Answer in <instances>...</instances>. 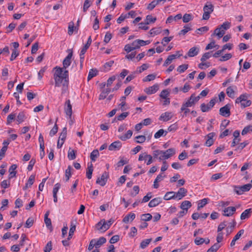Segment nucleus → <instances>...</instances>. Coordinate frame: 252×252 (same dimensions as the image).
<instances>
[{
    "mask_svg": "<svg viewBox=\"0 0 252 252\" xmlns=\"http://www.w3.org/2000/svg\"><path fill=\"white\" fill-rule=\"evenodd\" d=\"M91 43H92V38H91V36H90L88 39L87 43H86L85 46L83 47V48L81 49V51H84V52H86L87 49L89 48L90 46L91 45Z\"/></svg>",
    "mask_w": 252,
    "mask_h": 252,
    "instance_id": "obj_50",
    "label": "nucleus"
},
{
    "mask_svg": "<svg viewBox=\"0 0 252 252\" xmlns=\"http://www.w3.org/2000/svg\"><path fill=\"white\" fill-rule=\"evenodd\" d=\"M99 152L97 150H94L91 153L90 158L91 160L93 161H95L96 160V158L99 156Z\"/></svg>",
    "mask_w": 252,
    "mask_h": 252,
    "instance_id": "obj_34",
    "label": "nucleus"
},
{
    "mask_svg": "<svg viewBox=\"0 0 252 252\" xmlns=\"http://www.w3.org/2000/svg\"><path fill=\"white\" fill-rule=\"evenodd\" d=\"M191 30L190 26L189 25H187L184 27V29L181 30L179 33V35H185L188 32Z\"/></svg>",
    "mask_w": 252,
    "mask_h": 252,
    "instance_id": "obj_43",
    "label": "nucleus"
},
{
    "mask_svg": "<svg viewBox=\"0 0 252 252\" xmlns=\"http://www.w3.org/2000/svg\"><path fill=\"white\" fill-rule=\"evenodd\" d=\"M175 193L174 191H169L166 193L163 197L165 200H169L171 199H175L176 198Z\"/></svg>",
    "mask_w": 252,
    "mask_h": 252,
    "instance_id": "obj_24",
    "label": "nucleus"
},
{
    "mask_svg": "<svg viewBox=\"0 0 252 252\" xmlns=\"http://www.w3.org/2000/svg\"><path fill=\"white\" fill-rule=\"evenodd\" d=\"M214 6L211 2H207L203 7L204 13L202 16V19L204 20H208L210 17V14L214 11Z\"/></svg>",
    "mask_w": 252,
    "mask_h": 252,
    "instance_id": "obj_3",
    "label": "nucleus"
},
{
    "mask_svg": "<svg viewBox=\"0 0 252 252\" xmlns=\"http://www.w3.org/2000/svg\"><path fill=\"white\" fill-rule=\"evenodd\" d=\"M135 138L137 139L136 142L137 143H143L146 140V137L144 135H138Z\"/></svg>",
    "mask_w": 252,
    "mask_h": 252,
    "instance_id": "obj_59",
    "label": "nucleus"
},
{
    "mask_svg": "<svg viewBox=\"0 0 252 252\" xmlns=\"http://www.w3.org/2000/svg\"><path fill=\"white\" fill-rule=\"evenodd\" d=\"M157 20V18L156 17H153V16L151 15H148L146 16L145 24H149L151 23H155Z\"/></svg>",
    "mask_w": 252,
    "mask_h": 252,
    "instance_id": "obj_42",
    "label": "nucleus"
},
{
    "mask_svg": "<svg viewBox=\"0 0 252 252\" xmlns=\"http://www.w3.org/2000/svg\"><path fill=\"white\" fill-rule=\"evenodd\" d=\"M72 55V52H70L63 60V67H61L63 70H66V69L70 65L71 63V59Z\"/></svg>",
    "mask_w": 252,
    "mask_h": 252,
    "instance_id": "obj_8",
    "label": "nucleus"
},
{
    "mask_svg": "<svg viewBox=\"0 0 252 252\" xmlns=\"http://www.w3.org/2000/svg\"><path fill=\"white\" fill-rule=\"evenodd\" d=\"M159 89L158 84H155L152 86L146 88L144 90V92L148 94H152L156 93Z\"/></svg>",
    "mask_w": 252,
    "mask_h": 252,
    "instance_id": "obj_15",
    "label": "nucleus"
},
{
    "mask_svg": "<svg viewBox=\"0 0 252 252\" xmlns=\"http://www.w3.org/2000/svg\"><path fill=\"white\" fill-rule=\"evenodd\" d=\"M216 103V99L215 98L212 99L209 103L205 104L202 103L200 105L201 110L203 112L209 111L212 108L214 107Z\"/></svg>",
    "mask_w": 252,
    "mask_h": 252,
    "instance_id": "obj_7",
    "label": "nucleus"
},
{
    "mask_svg": "<svg viewBox=\"0 0 252 252\" xmlns=\"http://www.w3.org/2000/svg\"><path fill=\"white\" fill-rule=\"evenodd\" d=\"M74 24L73 22H70L69 23V25L68 27V34L70 35L73 34L74 31Z\"/></svg>",
    "mask_w": 252,
    "mask_h": 252,
    "instance_id": "obj_52",
    "label": "nucleus"
},
{
    "mask_svg": "<svg viewBox=\"0 0 252 252\" xmlns=\"http://www.w3.org/2000/svg\"><path fill=\"white\" fill-rule=\"evenodd\" d=\"M226 94L231 98L234 97V91L231 87H229L226 89Z\"/></svg>",
    "mask_w": 252,
    "mask_h": 252,
    "instance_id": "obj_47",
    "label": "nucleus"
},
{
    "mask_svg": "<svg viewBox=\"0 0 252 252\" xmlns=\"http://www.w3.org/2000/svg\"><path fill=\"white\" fill-rule=\"evenodd\" d=\"M192 16L190 14L186 13L183 17V21L184 23H188L191 20Z\"/></svg>",
    "mask_w": 252,
    "mask_h": 252,
    "instance_id": "obj_60",
    "label": "nucleus"
},
{
    "mask_svg": "<svg viewBox=\"0 0 252 252\" xmlns=\"http://www.w3.org/2000/svg\"><path fill=\"white\" fill-rule=\"evenodd\" d=\"M102 225L101 227H99V228L102 229V232H104L109 228L110 224H108L107 222H106L104 219H102Z\"/></svg>",
    "mask_w": 252,
    "mask_h": 252,
    "instance_id": "obj_35",
    "label": "nucleus"
},
{
    "mask_svg": "<svg viewBox=\"0 0 252 252\" xmlns=\"http://www.w3.org/2000/svg\"><path fill=\"white\" fill-rule=\"evenodd\" d=\"M224 34L225 32H224V30H221L219 26L214 31V35L218 36L219 38L222 37Z\"/></svg>",
    "mask_w": 252,
    "mask_h": 252,
    "instance_id": "obj_27",
    "label": "nucleus"
},
{
    "mask_svg": "<svg viewBox=\"0 0 252 252\" xmlns=\"http://www.w3.org/2000/svg\"><path fill=\"white\" fill-rule=\"evenodd\" d=\"M152 238L145 239V240H143L140 243V248L141 249H145L149 244V243L152 241Z\"/></svg>",
    "mask_w": 252,
    "mask_h": 252,
    "instance_id": "obj_39",
    "label": "nucleus"
},
{
    "mask_svg": "<svg viewBox=\"0 0 252 252\" xmlns=\"http://www.w3.org/2000/svg\"><path fill=\"white\" fill-rule=\"evenodd\" d=\"M111 90L108 88L105 89H103L101 91V94L99 96L98 99L99 100L104 99L106 98L108 94L110 93Z\"/></svg>",
    "mask_w": 252,
    "mask_h": 252,
    "instance_id": "obj_22",
    "label": "nucleus"
},
{
    "mask_svg": "<svg viewBox=\"0 0 252 252\" xmlns=\"http://www.w3.org/2000/svg\"><path fill=\"white\" fill-rule=\"evenodd\" d=\"M220 247V245L219 244L215 243L207 250V252H216Z\"/></svg>",
    "mask_w": 252,
    "mask_h": 252,
    "instance_id": "obj_41",
    "label": "nucleus"
},
{
    "mask_svg": "<svg viewBox=\"0 0 252 252\" xmlns=\"http://www.w3.org/2000/svg\"><path fill=\"white\" fill-rule=\"evenodd\" d=\"M135 218V215L134 213H131L124 218L123 221L125 223H128L130 220L131 221H132Z\"/></svg>",
    "mask_w": 252,
    "mask_h": 252,
    "instance_id": "obj_25",
    "label": "nucleus"
},
{
    "mask_svg": "<svg viewBox=\"0 0 252 252\" xmlns=\"http://www.w3.org/2000/svg\"><path fill=\"white\" fill-rule=\"evenodd\" d=\"M156 78V75L153 74H149L147 75L146 77H145L143 79V81L144 82H149L152 80H154Z\"/></svg>",
    "mask_w": 252,
    "mask_h": 252,
    "instance_id": "obj_54",
    "label": "nucleus"
},
{
    "mask_svg": "<svg viewBox=\"0 0 252 252\" xmlns=\"http://www.w3.org/2000/svg\"><path fill=\"white\" fill-rule=\"evenodd\" d=\"M251 132H252V125L248 126L245 127L242 131V134L244 135Z\"/></svg>",
    "mask_w": 252,
    "mask_h": 252,
    "instance_id": "obj_46",
    "label": "nucleus"
},
{
    "mask_svg": "<svg viewBox=\"0 0 252 252\" xmlns=\"http://www.w3.org/2000/svg\"><path fill=\"white\" fill-rule=\"evenodd\" d=\"M187 189L184 188H180L177 192H175L176 198L178 200L182 199L187 195Z\"/></svg>",
    "mask_w": 252,
    "mask_h": 252,
    "instance_id": "obj_12",
    "label": "nucleus"
},
{
    "mask_svg": "<svg viewBox=\"0 0 252 252\" xmlns=\"http://www.w3.org/2000/svg\"><path fill=\"white\" fill-rule=\"evenodd\" d=\"M205 242V239L200 237H196L194 240V243L196 245H200L203 244Z\"/></svg>",
    "mask_w": 252,
    "mask_h": 252,
    "instance_id": "obj_64",
    "label": "nucleus"
},
{
    "mask_svg": "<svg viewBox=\"0 0 252 252\" xmlns=\"http://www.w3.org/2000/svg\"><path fill=\"white\" fill-rule=\"evenodd\" d=\"M122 147V143L120 141H117L113 142L109 146L110 151L119 150Z\"/></svg>",
    "mask_w": 252,
    "mask_h": 252,
    "instance_id": "obj_16",
    "label": "nucleus"
},
{
    "mask_svg": "<svg viewBox=\"0 0 252 252\" xmlns=\"http://www.w3.org/2000/svg\"><path fill=\"white\" fill-rule=\"evenodd\" d=\"M232 58V55L230 53L226 54L224 56H222L220 59L221 62H224Z\"/></svg>",
    "mask_w": 252,
    "mask_h": 252,
    "instance_id": "obj_62",
    "label": "nucleus"
},
{
    "mask_svg": "<svg viewBox=\"0 0 252 252\" xmlns=\"http://www.w3.org/2000/svg\"><path fill=\"white\" fill-rule=\"evenodd\" d=\"M248 96V94L246 93L240 95L239 97L236 98L235 100V103H240L241 106L243 108L249 106L251 105L252 102L250 100H247Z\"/></svg>",
    "mask_w": 252,
    "mask_h": 252,
    "instance_id": "obj_2",
    "label": "nucleus"
},
{
    "mask_svg": "<svg viewBox=\"0 0 252 252\" xmlns=\"http://www.w3.org/2000/svg\"><path fill=\"white\" fill-rule=\"evenodd\" d=\"M69 160H73L76 158L75 151L74 150L69 151L67 155Z\"/></svg>",
    "mask_w": 252,
    "mask_h": 252,
    "instance_id": "obj_57",
    "label": "nucleus"
},
{
    "mask_svg": "<svg viewBox=\"0 0 252 252\" xmlns=\"http://www.w3.org/2000/svg\"><path fill=\"white\" fill-rule=\"evenodd\" d=\"M231 23L229 22H225L222 25L219 26V27L222 30H224V32L230 28Z\"/></svg>",
    "mask_w": 252,
    "mask_h": 252,
    "instance_id": "obj_45",
    "label": "nucleus"
},
{
    "mask_svg": "<svg viewBox=\"0 0 252 252\" xmlns=\"http://www.w3.org/2000/svg\"><path fill=\"white\" fill-rule=\"evenodd\" d=\"M220 114L225 117H228L230 115V105L229 104L220 109Z\"/></svg>",
    "mask_w": 252,
    "mask_h": 252,
    "instance_id": "obj_10",
    "label": "nucleus"
},
{
    "mask_svg": "<svg viewBox=\"0 0 252 252\" xmlns=\"http://www.w3.org/2000/svg\"><path fill=\"white\" fill-rule=\"evenodd\" d=\"M162 202V199L160 197H156L151 200L148 204L149 207H154L158 206Z\"/></svg>",
    "mask_w": 252,
    "mask_h": 252,
    "instance_id": "obj_17",
    "label": "nucleus"
},
{
    "mask_svg": "<svg viewBox=\"0 0 252 252\" xmlns=\"http://www.w3.org/2000/svg\"><path fill=\"white\" fill-rule=\"evenodd\" d=\"M17 168V165L16 164H12L9 168V174L8 176L9 180L13 178L16 176L17 172L15 171Z\"/></svg>",
    "mask_w": 252,
    "mask_h": 252,
    "instance_id": "obj_20",
    "label": "nucleus"
},
{
    "mask_svg": "<svg viewBox=\"0 0 252 252\" xmlns=\"http://www.w3.org/2000/svg\"><path fill=\"white\" fill-rule=\"evenodd\" d=\"M97 70L96 69H91L88 74V80H90L97 74Z\"/></svg>",
    "mask_w": 252,
    "mask_h": 252,
    "instance_id": "obj_36",
    "label": "nucleus"
},
{
    "mask_svg": "<svg viewBox=\"0 0 252 252\" xmlns=\"http://www.w3.org/2000/svg\"><path fill=\"white\" fill-rule=\"evenodd\" d=\"M252 209L251 208L246 209L241 215L240 219L242 220L248 219L251 216Z\"/></svg>",
    "mask_w": 252,
    "mask_h": 252,
    "instance_id": "obj_19",
    "label": "nucleus"
},
{
    "mask_svg": "<svg viewBox=\"0 0 252 252\" xmlns=\"http://www.w3.org/2000/svg\"><path fill=\"white\" fill-rule=\"evenodd\" d=\"M67 134V129L66 127H64L63 129L62 132H61L60 136L59 137V139L60 141H63L64 142Z\"/></svg>",
    "mask_w": 252,
    "mask_h": 252,
    "instance_id": "obj_40",
    "label": "nucleus"
},
{
    "mask_svg": "<svg viewBox=\"0 0 252 252\" xmlns=\"http://www.w3.org/2000/svg\"><path fill=\"white\" fill-rule=\"evenodd\" d=\"M25 119V115L23 112H20L19 113L17 117V121L18 122V124H20L24 121Z\"/></svg>",
    "mask_w": 252,
    "mask_h": 252,
    "instance_id": "obj_48",
    "label": "nucleus"
},
{
    "mask_svg": "<svg viewBox=\"0 0 252 252\" xmlns=\"http://www.w3.org/2000/svg\"><path fill=\"white\" fill-rule=\"evenodd\" d=\"M215 135L214 132H211L207 135V139L205 143V145L210 147L212 146L214 143L213 137Z\"/></svg>",
    "mask_w": 252,
    "mask_h": 252,
    "instance_id": "obj_18",
    "label": "nucleus"
},
{
    "mask_svg": "<svg viewBox=\"0 0 252 252\" xmlns=\"http://www.w3.org/2000/svg\"><path fill=\"white\" fill-rule=\"evenodd\" d=\"M93 170V166L92 163H91L90 165L88 164V166L86 171V176L89 179L92 178Z\"/></svg>",
    "mask_w": 252,
    "mask_h": 252,
    "instance_id": "obj_31",
    "label": "nucleus"
},
{
    "mask_svg": "<svg viewBox=\"0 0 252 252\" xmlns=\"http://www.w3.org/2000/svg\"><path fill=\"white\" fill-rule=\"evenodd\" d=\"M199 51V48L197 47H193L189 50L188 52V56L189 57H194L198 54Z\"/></svg>",
    "mask_w": 252,
    "mask_h": 252,
    "instance_id": "obj_21",
    "label": "nucleus"
},
{
    "mask_svg": "<svg viewBox=\"0 0 252 252\" xmlns=\"http://www.w3.org/2000/svg\"><path fill=\"white\" fill-rule=\"evenodd\" d=\"M200 98V97L199 95L195 96V94H193L190 95L188 101L183 104V106L191 107L194 105L195 103L198 101Z\"/></svg>",
    "mask_w": 252,
    "mask_h": 252,
    "instance_id": "obj_6",
    "label": "nucleus"
},
{
    "mask_svg": "<svg viewBox=\"0 0 252 252\" xmlns=\"http://www.w3.org/2000/svg\"><path fill=\"white\" fill-rule=\"evenodd\" d=\"M58 127L56 124L54 125V127L52 128V129L50 130L49 134L50 136H53L54 135H55L57 132H58Z\"/></svg>",
    "mask_w": 252,
    "mask_h": 252,
    "instance_id": "obj_61",
    "label": "nucleus"
},
{
    "mask_svg": "<svg viewBox=\"0 0 252 252\" xmlns=\"http://www.w3.org/2000/svg\"><path fill=\"white\" fill-rule=\"evenodd\" d=\"M107 177L108 173L106 172H104L100 178H97L96 183L101 186H104L106 183Z\"/></svg>",
    "mask_w": 252,
    "mask_h": 252,
    "instance_id": "obj_13",
    "label": "nucleus"
},
{
    "mask_svg": "<svg viewBox=\"0 0 252 252\" xmlns=\"http://www.w3.org/2000/svg\"><path fill=\"white\" fill-rule=\"evenodd\" d=\"M172 117V115L171 112H165L161 115L159 117V120H162L164 122H166L170 120Z\"/></svg>",
    "mask_w": 252,
    "mask_h": 252,
    "instance_id": "obj_23",
    "label": "nucleus"
},
{
    "mask_svg": "<svg viewBox=\"0 0 252 252\" xmlns=\"http://www.w3.org/2000/svg\"><path fill=\"white\" fill-rule=\"evenodd\" d=\"M177 57V55H169L167 59L165 60L164 63H163V66H167L168 64H169L170 63H171L172 62V61L176 59Z\"/></svg>",
    "mask_w": 252,
    "mask_h": 252,
    "instance_id": "obj_32",
    "label": "nucleus"
},
{
    "mask_svg": "<svg viewBox=\"0 0 252 252\" xmlns=\"http://www.w3.org/2000/svg\"><path fill=\"white\" fill-rule=\"evenodd\" d=\"M34 220L32 218H29L26 222L25 227L30 228L33 224Z\"/></svg>",
    "mask_w": 252,
    "mask_h": 252,
    "instance_id": "obj_58",
    "label": "nucleus"
},
{
    "mask_svg": "<svg viewBox=\"0 0 252 252\" xmlns=\"http://www.w3.org/2000/svg\"><path fill=\"white\" fill-rule=\"evenodd\" d=\"M161 30L160 28H154L150 30V34L152 36L158 34L161 32Z\"/></svg>",
    "mask_w": 252,
    "mask_h": 252,
    "instance_id": "obj_38",
    "label": "nucleus"
},
{
    "mask_svg": "<svg viewBox=\"0 0 252 252\" xmlns=\"http://www.w3.org/2000/svg\"><path fill=\"white\" fill-rule=\"evenodd\" d=\"M224 34L225 32H224V30H221L219 26L214 31V35L218 36L219 38L222 37Z\"/></svg>",
    "mask_w": 252,
    "mask_h": 252,
    "instance_id": "obj_28",
    "label": "nucleus"
},
{
    "mask_svg": "<svg viewBox=\"0 0 252 252\" xmlns=\"http://www.w3.org/2000/svg\"><path fill=\"white\" fill-rule=\"evenodd\" d=\"M167 132L168 131H165L163 129H160L155 134L154 137L155 138H158L163 135L165 136Z\"/></svg>",
    "mask_w": 252,
    "mask_h": 252,
    "instance_id": "obj_33",
    "label": "nucleus"
},
{
    "mask_svg": "<svg viewBox=\"0 0 252 252\" xmlns=\"http://www.w3.org/2000/svg\"><path fill=\"white\" fill-rule=\"evenodd\" d=\"M236 209L235 207H228L223 210V215L226 217L232 216L236 212Z\"/></svg>",
    "mask_w": 252,
    "mask_h": 252,
    "instance_id": "obj_14",
    "label": "nucleus"
},
{
    "mask_svg": "<svg viewBox=\"0 0 252 252\" xmlns=\"http://www.w3.org/2000/svg\"><path fill=\"white\" fill-rule=\"evenodd\" d=\"M208 198H204L200 200L198 203L197 209L199 210L200 208H203L208 203Z\"/></svg>",
    "mask_w": 252,
    "mask_h": 252,
    "instance_id": "obj_44",
    "label": "nucleus"
},
{
    "mask_svg": "<svg viewBox=\"0 0 252 252\" xmlns=\"http://www.w3.org/2000/svg\"><path fill=\"white\" fill-rule=\"evenodd\" d=\"M191 203L190 201L185 200L182 202L180 207L182 209L188 211V209L191 207Z\"/></svg>",
    "mask_w": 252,
    "mask_h": 252,
    "instance_id": "obj_26",
    "label": "nucleus"
},
{
    "mask_svg": "<svg viewBox=\"0 0 252 252\" xmlns=\"http://www.w3.org/2000/svg\"><path fill=\"white\" fill-rule=\"evenodd\" d=\"M169 95V92L168 90H163L161 91L160 94V97L163 99L168 98V96Z\"/></svg>",
    "mask_w": 252,
    "mask_h": 252,
    "instance_id": "obj_56",
    "label": "nucleus"
},
{
    "mask_svg": "<svg viewBox=\"0 0 252 252\" xmlns=\"http://www.w3.org/2000/svg\"><path fill=\"white\" fill-rule=\"evenodd\" d=\"M53 78L56 87H62V94L66 93L68 89L69 73L67 70H63L61 67L56 66L54 68Z\"/></svg>",
    "mask_w": 252,
    "mask_h": 252,
    "instance_id": "obj_1",
    "label": "nucleus"
},
{
    "mask_svg": "<svg viewBox=\"0 0 252 252\" xmlns=\"http://www.w3.org/2000/svg\"><path fill=\"white\" fill-rule=\"evenodd\" d=\"M64 112L67 116L69 117V118H71L72 110V105L70 103V101L69 99L67 100L64 104Z\"/></svg>",
    "mask_w": 252,
    "mask_h": 252,
    "instance_id": "obj_11",
    "label": "nucleus"
},
{
    "mask_svg": "<svg viewBox=\"0 0 252 252\" xmlns=\"http://www.w3.org/2000/svg\"><path fill=\"white\" fill-rule=\"evenodd\" d=\"M1 185V188H4V189H6V188H8L10 186V181H9V180H3L1 183V185Z\"/></svg>",
    "mask_w": 252,
    "mask_h": 252,
    "instance_id": "obj_63",
    "label": "nucleus"
},
{
    "mask_svg": "<svg viewBox=\"0 0 252 252\" xmlns=\"http://www.w3.org/2000/svg\"><path fill=\"white\" fill-rule=\"evenodd\" d=\"M149 67V65L146 63L143 64L141 66L138 67L135 72L136 73H141L142 72L146 70Z\"/></svg>",
    "mask_w": 252,
    "mask_h": 252,
    "instance_id": "obj_37",
    "label": "nucleus"
},
{
    "mask_svg": "<svg viewBox=\"0 0 252 252\" xmlns=\"http://www.w3.org/2000/svg\"><path fill=\"white\" fill-rule=\"evenodd\" d=\"M147 158L148 159V160L146 164L147 165H150L153 161V157L150 155L147 154L145 152L139 155L138 160L139 161H141L143 160H146Z\"/></svg>",
    "mask_w": 252,
    "mask_h": 252,
    "instance_id": "obj_9",
    "label": "nucleus"
},
{
    "mask_svg": "<svg viewBox=\"0 0 252 252\" xmlns=\"http://www.w3.org/2000/svg\"><path fill=\"white\" fill-rule=\"evenodd\" d=\"M188 68V64H184L178 66L177 71L179 73H183Z\"/></svg>",
    "mask_w": 252,
    "mask_h": 252,
    "instance_id": "obj_53",
    "label": "nucleus"
},
{
    "mask_svg": "<svg viewBox=\"0 0 252 252\" xmlns=\"http://www.w3.org/2000/svg\"><path fill=\"white\" fill-rule=\"evenodd\" d=\"M132 135V131L128 130L126 133L124 135L119 136V138L122 141H126V139H129Z\"/></svg>",
    "mask_w": 252,
    "mask_h": 252,
    "instance_id": "obj_29",
    "label": "nucleus"
},
{
    "mask_svg": "<svg viewBox=\"0 0 252 252\" xmlns=\"http://www.w3.org/2000/svg\"><path fill=\"white\" fill-rule=\"evenodd\" d=\"M252 187L251 184H247L242 186H234V191L238 195H241L245 192L248 191Z\"/></svg>",
    "mask_w": 252,
    "mask_h": 252,
    "instance_id": "obj_4",
    "label": "nucleus"
},
{
    "mask_svg": "<svg viewBox=\"0 0 252 252\" xmlns=\"http://www.w3.org/2000/svg\"><path fill=\"white\" fill-rule=\"evenodd\" d=\"M152 218V216L149 213L142 214L141 217V220L143 221L150 220Z\"/></svg>",
    "mask_w": 252,
    "mask_h": 252,
    "instance_id": "obj_49",
    "label": "nucleus"
},
{
    "mask_svg": "<svg viewBox=\"0 0 252 252\" xmlns=\"http://www.w3.org/2000/svg\"><path fill=\"white\" fill-rule=\"evenodd\" d=\"M175 154V150L174 148H170L165 151H162V155L159 156L158 159L161 160L168 159Z\"/></svg>",
    "mask_w": 252,
    "mask_h": 252,
    "instance_id": "obj_5",
    "label": "nucleus"
},
{
    "mask_svg": "<svg viewBox=\"0 0 252 252\" xmlns=\"http://www.w3.org/2000/svg\"><path fill=\"white\" fill-rule=\"evenodd\" d=\"M158 1H157V0H154L153 1H152L151 3H150L148 6H147V9H149V10H153L157 5H158Z\"/></svg>",
    "mask_w": 252,
    "mask_h": 252,
    "instance_id": "obj_55",
    "label": "nucleus"
},
{
    "mask_svg": "<svg viewBox=\"0 0 252 252\" xmlns=\"http://www.w3.org/2000/svg\"><path fill=\"white\" fill-rule=\"evenodd\" d=\"M16 115L15 114H9L7 118L6 124L7 125H10L13 120H14L15 118Z\"/></svg>",
    "mask_w": 252,
    "mask_h": 252,
    "instance_id": "obj_51",
    "label": "nucleus"
},
{
    "mask_svg": "<svg viewBox=\"0 0 252 252\" xmlns=\"http://www.w3.org/2000/svg\"><path fill=\"white\" fill-rule=\"evenodd\" d=\"M106 239L103 237H100L97 241H95L94 242L95 244V248H99L102 245L105 243Z\"/></svg>",
    "mask_w": 252,
    "mask_h": 252,
    "instance_id": "obj_30",
    "label": "nucleus"
}]
</instances>
